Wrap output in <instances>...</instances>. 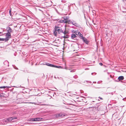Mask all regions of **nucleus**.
<instances>
[{
	"label": "nucleus",
	"mask_w": 126,
	"mask_h": 126,
	"mask_svg": "<svg viewBox=\"0 0 126 126\" xmlns=\"http://www.w3.org/2000/svg\"><path fill=\"white\" fill-rule=\"evenodd\" d=\"M55 30L58 32V33L60 34L61 32H62L61 28L59 27H56L55 28Z\"/></svg>",
	"instance_id": "1"
},
{
	"label": "nucleus",
	"mask_w": 126,
	"mask_h": 126,
	"mask_svg": "<svg viewBox=\"0 0 126 126\" xmlns=\"http://www.w3.org/2000/svg\"><path fill=\"white\" fill-rule=\"evenodd\" d=\"M47 63L46 64H43L46 65L47 66H50V67H56V68H60L61 67V66H56V65H53V64H50L48 63Z\"/></svg>",
	"instance_id": "2"
},
{
	"label": "nucleus",
	"mask_w": 126,
	"mask_h": 126,
	"mask_svg": "<svg viewBox=\"0 0 126 126\" xmlns=\"http://www.w3.org/2000/svg\"><path fill=\"white\" fill-rule=\"evenodd\" d=\"M42 119V118H32L31 119V120L32 121H41V119Z\"/></svg>",
	"instance_id": "3"
},
{
	"label": "nucleus",
	"mask_w": 126,
	"mask_h": 126,
	"mask_svg": "<svg viewBox=\"0 0 126 126\" xmlns=\"http://www.w3.org/2000/svg\"><path fill=\"white\" fill-rule=\"evenodd\" d=\"M54 116L57 117H63L64 116H65V115H63V114H62L61 113H59L56 114H55L54 115Z\"/></svg>",
	"instance_id": "4"
},
{
	"label": "nucleus",
	"mask_w": 126,
	"mask_h": 126,
	"mask_svg": "<svg viewBox=\"0 0 126 126\" xmlns=\"http://www.w3.org/2000/svg\"><path fill=\"white\" fill-rule=\"evenodd\" d=\"M63 18L65 20V21H63V22L65 23H68V22H69V21L68 20H67L68 19V18L67 16H65L63 17Z\"/></svg>",
	"instance_id": "5"
},
{
	"label": "nucleus",
	"mask_w": 126,
	"mask_h": 126,
	"mask_svg": "<svg viewBox=\"0 0 126 126\" xmlns=\"http://www.w3.org/2000/svg\"><path fill=\"white\" fill-rule=\"evenodd\" d=\"M82 40L83 41V42L85 43L86 44H88L89 42V41H88L87 39L84 37L82 39Z\"/></svg>",
	"instance_id": "6"
},
{
	"label": "nucleus",
	"mask_w": 126,
	"mask_h": 126,
	"mask_svg": "<svg viewBox=\"0 0 126 126\" xmlns=\"http://www.w3.org/2000/svg\"><path fill=\"white\" fill-rule=\"evenodd\" d=\"M124 78L123 76H120L118 77V79L119 81L122 80L124 79Z\"/></svg>",
	"instance_id": "7"
},
{
	"label": "nucleus",
	"mask_w": 126,
	"mask_h": 126,
	"mask_svg": "<svg viewBox=\"0 0 126 126\" xmlns=\"http://www.w3.org/2000/svg\"><path fill=\"white\" fill-rule=\"evenodd\" d=\"M6 37L7 38H10L11 37V35L10 33L9 32L7 33L6 34Z\"/></svg>",
	"instance_id": "8"
},
{
	"label": "nucleus",
	"mask_w": 126,
	"mask_h": 126,
	"mask_svg": "<svg viewBox=\"0 0 126 126\" xmlns=\"http://www.w3.org/2000/svg\"><path fill=\"white\" fill-rule=\"evenodd\" d=\"M76 36L75 34H72L71 35V37L72 39H75V38L76 37Z\"/></svg>",
	"instance_id": "9"
},
{
	"label": "nucleus",
	"mask_w": 126,
	"mask_h": 126,
	"mask_svg": "<svg viewBox=\"0 0 126 126\" xmlns=\"http://www.w3.org/2000/svg\"><path fill=\"white\" fill-rule=\"evenodd\" d=\"M53 34L54 35L56 36H57V32L55 30V31H54L53 32Z\"/></svg>",
	"instance_id": "10"
},
{
	"label": "nucleus",
	"mask_w": 126,
	"mask_h": 126,
	"mask_svg": "<svg viewBox=\"0 0 126 126\" xmlns=\"http://www.w3.org/2000/svg\"><path fill=\"white\" fill-rule=\"evenodd\" d=\"M13 120V118L12 117H11L7 118V121H11Z\"/></svg>",
	"instance_id": "11"
},
{
	"label": "nucleus",
	"mask_w": 126,
	"mask_h": 126,
	"mask_svg": "<svg viewBox=\"0 0 126 126\" xmlns=\"http://www.w3.org/2000/svg\"><path fill=\"white\" fill-rule=\"evenodd\" d=\"M8 29V32L10 33V32H12V30L10 27H9Z\"/></svg>",
	"instance_id": "12"
},
{
	"label": "nucleus",
	"mask_w": 126,
	"mask_h": 126,
	"mask_svg": "<svg viewBox=\"0 0 126 126\" xmlns=\"http://www.w3.org/2000/svg\"><path fill=\"white\" fill-rule=\"evenodd\" d=\"M79 35L80 37V38L82 39L84 37H83V35L81 34L80 33L79 34Z\"/></svg>",
	"instance_id": "13"
},
{
	"label": "nucleus",
	"mask_w": 126,
	"mask_h": 126,
	"mask_svg": "<svg viewBox=\"0 0 126 126\" xmlns=\"http://www.w3.org/2000/svg\"><path fill=\"white\" fill-rule=\"evenodd\" d=\"M62 37L64 38H68L69 37L68 35H64V36H63Z\"/></svg>",
	"instance_id": "14"
},
{
	"label": "nucleus",
	"mask_w": 126,
	"mask_h": 126,
	"mask_svg": "<svg viewBox=\"0 0 126 126\" xmlns=\"http://www.w3.org/2000/svg\"><path fill=\"white\" fill-rule=\"evenodd\" d=\"M75 34L77 35H79L80 33V32L78 31H77V32H75Z\"/></svg>",
	"instance_id": "15"
},
{
	"label": "nucleus",
	"mask_w": 126,
	"mask_h": 126,
	"mask_svg": "<svg viewBox=\"0 0 126 126\" xmlns=\"http://www.w3.org/2000/svg\"><path fill=\"white\" fill-rule=\"evenodd\" d=\"M68 33V32L67 31H65L64 32H63V33L64 35L67 34Z\"/></svg>",
	"instance_id": "16"
},
{
	"label": "nucleus",
	"mask_w": 126,
	"mask_h": 126,
	"mask_svg": "<svg viewBox=\"0 0 126 126\" xmlns=\"http://www.w3.org/2000/svg\"><path fill=\"white\" fill-rule=\"evenodd\" d=\"M7 87V86H3L2 87H0V88L5 89V88Z\"/></svg>",
	"instance_id": "17"
},
{
	"label": "nucleus",
	"mask_w": 126,
	"mask_h": 126,
	"mask_svg": "<svg viewBox=\"0 0 126 126\" xmlns=\"http://www.w3.org/2000/svg\"><path fill=\"white\" fill-rule=\"evenodd\" d=\"M5 38H0V41H4L6 40Z\"/></svg>",
	"instance_id": "18"
},
{
	"label": "nucleus",
	"mask_w": 126,
	"mask_h": 126,
	"mask_svg": "<svg viewBox=\"0 0 126 126\" xmlns=\"http://www.w3.org/2000/svg\"><path fill=\"white\" fill-rule=\"evenodd\" d=\"M23 103H32V104H33L34 103H31V102H24Z\"/></svg>",
	"instance_id": "19"
},
{
	"label": "nucleus",
	"mask_w": 126,
	"mask_h": 126,
	"mask_svg": "<svg viewBox=\"0 0 126 126\" xmlns=\"http://www.w3.org/2000/svg\"><path fill=\"white\" fill-rule=\"evenodd\" d=\"M12 118H13V120L15 119H17V118L16 117H12Z\"/></svg>",
	"instance_id": "20"
},
{
	"label": "nucleus",
	"mask_w": 126,
	"mask_h": 126,
	"mask_svg": "<svg viewBox=\"0 0 126 126\" xmlns=\"http://www.w3.org/2000/svg\"><path fill=\"white\" fill-rule=\"evenodd\" d=\"M98 98H99L100 100H103V98H101V97H98Z\"/></svg>",
	"instance_id": "21"
},
{
	"label": "nucleus",
	"mask_w": 126,
	"mask_h": 126,
	"mask_svg": "<svg viewBox=\"0 0 126 126\" xmlns=\"http://www.w3.org/2000/svg\"><path fill=\"white\" fill-rule=\"evenodd\" d=\"M99 64L101 66H102L103 65V64L102 63H99Z\"/></svg>",
	"instance_id": "22"
},
{
	"label": "nucleus",
	"mask_w": 126,
	"mask_h": 126,
	"mask_svg": "<svg viewBox=\"0 0 126 126\" xmlns=\"http://www.w3.org/2000/svg\"><path fill=\"white\" fill-rule=\"evenodd\" d=\"M11 9L9 10V13H10V15H11Z\"/></svg>",
	"instance_id": "23"
},
{
	"label": "nucleus",
	"mask_w": 126,
	"mask_h": 126,
	"mask_svg": "<svg viewBox=\"0 0 126 126\" xmlns=\"http://www.w3.org/2000/svg\"><path fill=\"white\" fill-rule=\"evenodd\" d=\"M65 69H68L67 68V67H66L65 68Z\"/></svg>",
	"instance_id": "24"
},
{
	"label": "nucleus",
	"mask_w": 126,
	"mask_h": 126,
	"mask_svg": "<svg viewBox=\"0 0 126 126\" xmlns=\"http://www.w3.org/2000/svg\"><path fill=\"white\" fill-rule=\"evenodd\" d=\"M73 71V70H72V71H71V72H74V71Z\"/></svg>",
	"instance_id": "25"
},
{
	"label": "nucleus",
	"mask_w": 126,
	"mask_h": 126,
	"mask_svg": "<svg viewBox=\"0 0 126 126\" xmlns=\"http://www.w3.org/2000/svg\"><path fill=\"white\" fill-rule=\"evenodd\" d=\"M1 96L2 95L0 94V97H1Z\"/></svg>",
	"instance_id": "26"
},
{
	"label": "nucleus",
	"mask_w": 126,
	"mask_h": 126,
	"mask_svg": "<svg viewBox=\"0 0 126 126\" xmlns=\"http://www.w3.org/2000/svg\"><path fill=\"white\" fill-rule=\"evenodd\" d=\"M2 33L1 32H0V34L1 33Z\"/></svg>",
	"instance_id": "27"
},
{
	"label": "nucleus",
	"mask_w": 126,
	"mask_h": 126,
	"mask_svg": "<svg viewBox=\"0 0 126 126\" xmlns=\"http://www.w3.org/2000/svg\"><path fill=\"white\" fill-rule=\"evenodd\" d=\"M7 40H8V38L7 39Z\"/></svg>",
	"instance_id": "28"
}]
</instances>
